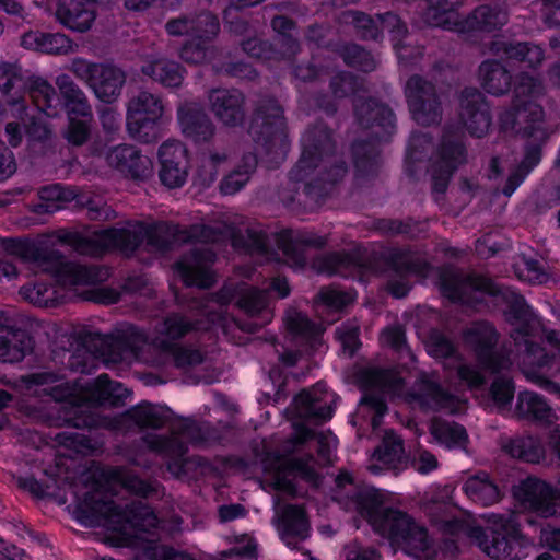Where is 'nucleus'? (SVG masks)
Wrapping results in <instances>:
<instances>
[{
	"label": "nucleus",
	"instance_id": "nucleus-52",
	"mask_svg": "<svg viewBox=\"0 0 560 560\" xmlns=\"http://www.w3.org/2000/svg\"><path fill=\"white\" fill-rule=\"evenodd\" d=\"M24 89L25 78L22 68L18 63L0 62V90L3 94L11 95L8 102L16 104Z\"/></svg>",
	"mask_w": 560,
	"mask_h": 560
},
{
	"label": "nucleus",
	"instance_id": "nucleus-4",
	"mask_svg": "<svg viewBox=\"0 0 560 560\" xmlns=\"http://www.w3.org/2000/svg\"><path fill=\"white\" fill-rule=\"evenodd\" d=\"M306 164L299 167V162L289 173V180L278 191L279 200L291 210L314 211L326 199L335 184L347 174V164L339 161L330 168H318Z\"/></svg>",
	"mask_w": 560,
	"mask_h": 560
},
{
	"label": "nucleus",
	"instance_id": "nucleus-47",
	"mask_svg": "<svg viewBox=\"0 0 560 560\" xmlns=\"http://www.w3.org/2000/svg\"><path fill=\"white\" fill-rule=\"evenodd\" d=\"M432 145L433 136L430 132L418 130L411 132L405 154V171L408 175L413 174L416 163L427 159Z\"/></svg>",
	"mask_w": 560,
	"mask_h": 560
},
{
	"label": "nucleus",
	"instance_id": "nucleus-12",
	"mask_svg": "<svg viewBox=\"0 0 560 560\" xmlns=\"http://www.w3.org/2000/svg\"><path fill=\"white\" fill-rule=\"evenodd\" d=\"M248 132L267 154L284 148L287 122L283 107L276 98L262 97L257 102Z\"/></svg>",
	"mask_w": 560,
	"mask_h": 560
},
{
	"label": "nucleus",
	"instance_id": "nucleus-44",
	"mask_svg": "<svg viewBox=\"0 0 560 560\" xmlns=\"http://www.w3.org/2000/svg\"><path fill=\"white\" fill-rule=\"evenodd\" d=\"M421 222L413 218L406 219L377 218L373 221V229L383 236L396 237L404 236L408 240H415L422 232Z\"/></svg>",
	"mask_w": 560,
	"mask_h": 560
},
{
	"label": "nucleus",
	"instance_id": "nucleus-8",
	"mask_svg": "<svg viewBox=\"0 0 560 560\" xmlns=\"http://www.w3.org/2000/svg\"><path fill=\"white\" fill-rule=\"evenodd\" d=\"M436 284L441 295L457 305H471L478 302L468 290L491 298L504 296L501 287L491 278L474 272L465 275L451 265L439 269Z\"/></svg>",
	"mask_w": 560,
	"mask_h": 560
},
{
	"label": "nucleus",
	"instance_id": "nucleus-21",
	"mask_svg": "<svg viewBox=\"0 0 560 560\" xmlns=\"http://www.w3.org/2000/svg\"><path fill=\"white\" fill-rule=\"evenodd\" d=\"M177 119L184 137L196 144L208 143L215 135L217 127L200 103L179 104Z\"/></svg>",
	"mask_w": 560,
	"mask_h": 560
},
{
	"label": "nucleus",
	"instance_id": "nucleus-15",
	"mask_svg": "<svg viewBox=\"0 0 560 560\" xmlns=\"http://www.w3.org/2000/svg\"><path fill=\"white\" fill-rule=\"evenodd\" d=\"M91 510L108 520L114 525V530L121 533L127 527L147 532L158 523L153 510L142 501L135 500L122 506L112 500L91 498Z\"/></svg>",
	"mask_w": 560,
	"mask_h": 560
},
{
	"label": "nucleus",
	"instance_id": "nucleus-33",
	"mask_svg": "<svg viewBox=\"0 0 560 560\" xmlns=\"http://www.w3.org/2000/svg\"><path fill=\"white\" fill-rule=\"evenodd\" d=\"M55 84L59 91V103L61 102L67 116H80L81 118H93V110L85 92L74 80L66 73L56 78Z\"/></svg>",
	"mask_w": 560,
	"mask_h": 560
},
{
	"label": "nucleus",
	"instance_id": "nucleus-23",
	"mask_svg": "<svg viewBox=\"0 0 560 560\" xmlns=\"http://www.w3.org/2000/svg\"><path fill=\"white\" fill-rule=\"evenodd\" d=\"M273 241L285 257V260L294 267H304L306 264L305 252L307 248H323L327 238L308 231L282 230L273 234Z\"/></svg>",
	"mask_w": 560,
	"mask_h": 560
},
{
	"label": "nucleus",
	"instance_id": "nucleus-39",
	"mask_svg": "<svg viewBox=\"0 0 560 560\" xmlns=\"http://www.w3.org/2000/svg\"><path fill=\"white\" fill-rule=\"evenodd\" d=\"M515 413L521 419L539 423H551L553 411L546 398L532 390H522L517 395Z\"/></svg>",
	"mask_w": 560,
	"mask_h": 560
},
{
	"label": "nucleus",
	"instance_id": "nucleus-27",
	"mask_svg": "<svg viewBox=\"0 0 560 560\" xmlns=\"http://www.w3.org/2000/svg\"><path fill=\"white\" fill-rule=\"evenodd\" d=\"M467 154L463 135L454 127L446 126L433 151L431 164L448 170V174L456 173L462 165L466 164Z\"/></svg>",
	"mask_w": 560,
	"mask_h": 560
},
{
	"label": "nucleus",
	"instance_id": "nucleus-9",
	"mask_svg": "<svg viewBox=\"0 0 560 560\" xmlns=\"http://www.w3.org/2000/svg\"><path fill=\"white\" fill-rule=\"evenodd\" d=\"M363 395L360 404L372 411L371 424L378 428L388 411L386 395L402 394L406 381L395 368H373L363 372Z\"/></svg>",
	"mask_w": 560,
	"mask_h": 560
},
{
	"label": "nucleus",
	"instance_id": "nucleus-20",
	"mask_svg": "<svg viewBox=\"0 0 560 560\" xmlns=\"http://www.w3.org/2000/svg\"><path fill=\"white\" fill-rule=\"evenodd\" d=\"M384 30L390 32L394 38L405 37L408 33L405 22L393 12L377 14L374 19L364 12L352 10V35L377 42L383 38Z\"/></svg>",
	"mask_w": 560,
	"mask_h": 560
},
{
	"label": "nucleus",
	"instance_id": "nucleus-5",
	"mask_svg": "<svg viewBox=\"0 0 560 560\" xmlns=\"http://www.w3.org/2000/svg\"><path fill=\"white\" fill-rule=\"evenodd\" d=\"M147 342V335L136 326L117 329L110 335L89 334L83 338V345L94 355L72 354L68 365L74 372L90 374L96 368V355L107 363L131 362L140 359Z\"/></svg>",
	"mask_w": 560,
	"mask_h": 560
},
{
	"label": "nucleus",
	"instance_id": "nucleus-18",
	"mask_svg": "<svg viewBox=\"0 0 560 560\" xmlns=\"http://www.w3.org/2000/svg\"><path fill=\"white\" fill-rule=\"evenodd\" d=\"M513 494L525 508L544 517L555 515L560 504V491L536 477L521 481Z\"/></svg>",
	"mask_w": 560,
	"mask_h": 560
},
{
	"label": "nucleus",
	"instance_id": "nucleus-37",
	"mask_svg": "<svg viewBox=\"0 0 560 560\" xmlns=\"http://www.w3.org/2000/svg\"><path fill=\"white\" fill-rule=\"evenodd\" d=\"M405 447L404 441L393 430L387 431L378 446L372 453L371 459L374 462L370 466V471L378 474L380 465L386 469L397 468L404 460Z\"/></svg>",
	"mask_w": 560,
	"mask_h": 560
},
{
	"label": "nucleus",
	"instance_id": "nucleus-58",
	"mask_svg": "<svg viewBox=\"0 0 560 560\" xmlns=\"http://www.w3.org/2000/svg\"><path fill=\"white\" fill-rule=\"evenodd\" d=\"M494 375L489 387V397L499 409H508L515 396V383L513 378L501 373Z\"/></svg>",
	"mask_w": 560,
	"mask_h": 560
},
{
	"label": "nucleus",
	"instance_id": "nucleus-30",
	"mask_svg": "<svg viewBox=\"0 0 560 560\" xmlns=\"http://www.w3.org/2000/svg\"><path fill=\"white\" fill-rule=\"evenodd\" d=\"M275 523L281 539L289 546H295L310 535V520L306 510L301 505L284 504L277 511Z\"/></svg>",
	"mask_w": 560,
	"mask_h": 560
},
{
	"label": "nucleus",
	"instance_id": "nucleus-17",
	"mask_svg": "<svg viewBox=\"0 0 560 560\" xmlns=\"http://www.w3.org/2000/svg\"><path fill=\"white\" fill-rule=\"evenodd\" d=\"M408 255V249L399 247L389 248L381 254L384 265L399 277V279H389L386 282V291L395 299L406 298L411 290L409 282L404 279L406 276L415 275L427 278L433 269L432 264L427 259H407Z\"/></svg>",
	"mask_w": 560,
	"mask_h": 560
},
{
	"label": "nucleus",
	"instance_id": "nucleus-14",
	"mask_svg": "<svg viewBox=\"0 0 560 560\" xmlns=\"http://www.w3.org/2000/svg\"><path fill=\"white\" fill-rule=\"evenodd\" d=\"M313 455L304 457H290L279 452H267L264 459V469L272 477V485L276 490L294 494L296 489L293 483L299 477L315 487L319 486L320 477L311 464Z\"/></svg>",
	"mask_w": 560,
	"mask_h": 560
},
{
	"label": "nucleus",
	"instance_id": "nucleus-57",
	"mask_svg": "<svg viewBox=\"0 0 560 560\" xmlns=\"http://www.w3.org/2000/svg\"><path fill=\"white\" fill-rule=\"evenodd\" d=\"M316 439L317 442V454L318 456L328 462L329 458V444L327 442L326 436L323 434H317L312 429L306 428L303 424H296L294 433L292 434L291 439L288 441V444L284 447V452L291 453L293 450L298 446L303 445L305 442Z\"/></svg>",
	"mask_w": 560,
	"mask_h": 560
},
{
	"label": "nucleus",
	"instance_id": "nucleus-56",
	"mask_svg": "<svg viewBox=\"0 0 560 560\" xmlns=\"http://www.w3.org/2000/svg\"><path fill=\"white\" fill-rule=\"evenodd\" d=\"M220 31V22L217 15L209 11L191 14V33L194 39L206 43L217 37Z\"/></svg>",
	"mask_w": 560,
	"mask_h": 560
},
{
	"label": "nucleus",
	"instance_id": "nucleus-22",
	"mask_svg": "<svg viewBox=\"0 0 560 560\" xmlns=\"http://www.w3.org/2000/svg\"><path fill=\"white\" fill-rule=\"evenodd\" d=\"M161 183L168 188L182 187L187 179L189 155L187 148L178 142H165L159 149Z\"/></svg>",
	"mask_w": 560,
	"mask_h": 560
},
{
	"label": "nucleus",
	"instance_id": "nucleus-46",
	"mask_svg": "<svg viewBox=\"0 0 560 560\" xmlns=\"http://www.w3.org/2000/svg\"><path fill=\"white\" fill-rule=\"evenodd\" d=\"M168 412L167 408L143 401L127 415L140 429H160L167 422Z\"/></svg>",
	"mask_w": 560,
	"mask_h": 560
},
{
	"label": "nucleus",
	"instance_id": "nucleus-45",
	"mask_svg": "<svg viewBox=\"0 0 560 560\" xmlns=\"http://www.w3.org/2000/svg\"><path fill=\"white\" fill-rule=\"evenodd\" d=\"M463 0H427L425 18L433 26L452 30L457 25L455 13Z\"/></svg>",
	"mask_w": 560,
	"mask_h": 560
},
{
	"label": "nucleus",
	"instance_id": "nucleus-31",
	"mask_svg": "<svg viewBox=\"0 0 560 560\" xmlns=\"http://www.w3.org/2000/svg\"><path fill=\"white\" fill-rule=\"evenodd\" d=\"M140 72L152 81L167 89H176L183 84L185 68L175 60L164 56H147Z\"/></svg>",
	"mask_w": 560,
	"mask_h": 560
},
{
	"label": "nucleus",
	"instance_id": "nucleus-60",
	"mask_svg": "<svg viewBox=\"0 0 560 560\" xmlns=\"http://www.w3.org/2000/svg\"><path fill=\"white\" fill-rule=\"evenodd\" d=\"M277 10L271 20L270 26L271 28L279 35L291 34V31L296 28V22L290 18H288L284 12L295 11V4L291 1H283L276 4H268L264 7V11L268 12L269 10Z\"/></svg>",
	"mask_w": 560,
	"mask_h": 560
},
{
	"label": "nucleus",
	"instance_id": "nucleus-29",
	"mask_svg": "<svg viewBox=\"0 0 560 560\" xmlns=\"http://www.w3.org/2000/svg\"><path fill=\"white\" fill-rule=\"evenodd\" d=\"M236 305L250 318L259 317L260 320L234 319L233 324L241 331L254 334L261 329L270 319L268 310V295L256 288L244 290L236 301Z\"/></svg>",
	"mask_w": 560,
	"mask_h": 560
},
{
	"label": "nucleus",
	"instance_id": "nucleus-41",
	"mask_svg": "<svg viewBox=\"0 0 560 560\" xmlns=\"http://www.w3.org/2000/svg\"><path fill=\"white\" fill-rule=\"evenodd\" d=\"M523 136L526 137L523 158L516 166L529 175L542 160V148L548 140V133L546 128L525 126Z\"/></svg>",
	"mask_w": 560,
	"mask_h": 560
},
{
	"label": "nucleus",
	"instance_id": "nucleus-38",
	"mask_svg": "<svg viewBox=\"0 0 560 560\" xmlns=\"http://www.w3.org/2000/svg\"><path fill=\"white\" fill-rule=\"evenodd\" d=\"M482 89L494 96L509 93L512 89V73L499 60L487 59L479 66Z\"/></svg>",
	"mask_w": 560,
	"mask_h": 560
},
{
	"label": "nucleus",
	"instance_id": "nucleus-50",
	"mask_svg": "<svg viewBox=\"0 0 560 560\" xmlns=\"http://www.w3.org/2000/svg\"><path fill=\"white\" fill-rule=\"evenodd\" d=\"M312 268L320 275L347 278L350 271V254L347 252H329L318 255L313 259Z\"/></svg>",
	"mask_w": 560,
	"mask_h": 560
},
{
	"label": "nucleus",
	"instance_id": "nucleus-43",
	"mask_svg": "<svg viewBox=\"0 0 560 560\" xmlns=\"http://www.w3.org/2000/svg\"><path fill=\"white\" fill-rule=\"evenodd\" d=\"M159 355L163 364H171L180 370L191 369L205 360L198 349L171 341L161 342Z\"/></svg>",
	"mask_w": 560,
	"mask_h": 560
},
{
	"label": "nucleus",
	"instance_id": "nucleus-49",
	"mask_svg": "<svg viewBox=\"0 0 560 560\" xmlns=\"http://www.w3.org/2000/svg\"><path fill=\"white\" fill-rule=\"evenodd\" d=\"M28 94L39 110L49 117L57 115L59 97L55 88L48 81L40 78L35 79L28 88Z\"/></svg>",
	"mask_w": 560,
	"mask_h": 560
},
{
	"label": "nucleus",
	"instance_id": "nucleus-25",
	"mask_svg": "<svg viewBox=\"0 0 560 560\" xmlns=\"http://www.w3.org/2000/svg\"><path fill=\"white\" fill-rule=\"evenodd\" d=\"M462 116L471 137H485L492 124L490 105L476 88H465L460 96Z\"/></svg>",
	"mask_w": 560,
	"mask_h": 560
},
{
	"label": "nucleus",
	"instance_id": "nucleus-48",
	"mask_svg": "<svg viewBox=\"0 0 560 560\" xmlns=\"http://www.w3.org/2000/svg\"><path fill=\"white\" fill-rule=\"evenodd\" d=\"M287 328L295 337L305 340L311 352L320 345V329L307 316L295 312L287 318Z\"/></svg>",
	"mask_w": 560,
	"mask_h": 560
},
{
	"label": "nucleus",
	"instance_id": "nucleus-54",
	"mask_svg": "<svg viewBox=\"0 0 560 560\" xmlns=\"http://www.w3.org/2000/svg\"><path fill=\"white\" fill-rule=\"evenodd\" d=\"M430 433L436 441L447 446H460L468 440L465 427L456 422L434 420L430 425Z\"/></svg>",
	"mask_w": 560,
	"mask_h": 560
},
{
	"label": "nucleus",
	"instance_id": "nucleus-63",
	"mask_svg": "<svg viewBox=\"0 0 560 560\" xmlns=\"http://www.w3.org/2000/svg\"><path fill=\"white\" fill-rule=\"evenodd\" d=\"M242 50L250 58L275 60L277 59L276 45L258 36H249L240 42Z\"/></svg>",
	"mask_w": 560,
	"mask_h": 560
},
{
	"label": "nucleus",
	"instance_id": "nucleus-42",
	"mask_svg": "<svg viewBox=\"0 0 560 560\" xmlns=\"http://www.w3.org/2000/svg\"><path fill=\"white\" fill-rule=\"evenodd\" d=\"M505 24V15L495 5H478L463 22L460 31L493 32Z\"/></svg>",
	"mask_w": 560,
	"mask_h": 560
},
{
	"label": "nucleus",
	"instance_id": "nucleus-64",
	"mask_svg": "<svg viewBox=\"0 0 560 560\" xmlns=\"http://www.w3.org/2000/svg\"><path fill=\"white\" fill-rule=\"evenodd\" d=\"M91 120L92 118H81L74 115L68 117V126L63 132L67 141L75 147L86 143L91 137Z\"/></svg>",
	"mask_w": 560,
	"mask_h": 560
},
{
	"label": "nucleus",
	"instance_id": "nucleus-26",
	"mask_svg": "<svg viewBox=\"0 0 560 560\" xmlns=\"http://www.w3.org/2000/svg\"><path fill=\"white\" fill-rule=\"evenodd\" d=\"M106 161L110 167L133 180L144 182L153 173L150 158L130 144H120L110 149L106 155Z\"/></svg>",
	"mask_w": 560,
	"mask_h": 560
},
{
	"label": "nucleus",
	"instance_id": "nucleus-59",
	"mask_svg": "<svg viewBox=\"0 0 560 560\" xmlns=\"http://www.w3.org/2000/svg\"><path fill=\"white\" fill-rule=\"evenodd\" d=\"M228 161V154L222 153H210L209 156L202 160L195 176L194 185L200 188L209 187L218 177L219 166Z\"/></svg>",
	"mask_w": 560,
	"mask_h": 560
},
{
	"label": "nucleus",
	"instance_id": "nucleus-19",
	"mask_svg": "<svg viewBox=\"0 0 560 560\" xmlns=\"http://www.w3.org/2000/svg\"><path fill=\"white\" fill-rule=\"evenodd\" d=\"M45 392L56 401H67L71 405V409L65 418L68 425L75 429H92L98 425V417L88 410V406L83 404L85 398L81 395V388L77 383L61 380Z\"/></svg>",
	"mask_w": 560,
	"mask_h": 560
},
{
	"label": "nucleus",
	"instance_id": "nucleus-61",
	"mask_svg": "<svg viewBox=\"0 0 560 560\" xmlns=\"http://www.w3.org/2000/svg\"><path fill=\"white\" fill-rule=\"evenodd\" d=\"M540 84L535 77L522 72L515 78L512 77V103L515 104L516 109H520L523 100H532L539 91Z\"/></svg>",
	"mask_w": 560,
	"mask_h": 560
},
{
	"label": "nucleus",
	"instance_id": "nucleus-53",
	"mask_svg": "<svg viewBox=\"0 0 560 560\" xmlns=\"http://www.w3.org/2000/svg\"><path fill=\"white\" fill-rule=\"evenodd\" d=\"M233 245L243 247L250 253H258L267 258H273L278 255L270 247L269 236L255 229H246L245 233H235L233 235Z\"/></svg>",
	"mask_w": 560,
	"mask_h": 560
},
{
	"label": "nucleus",
	"instance_id": "nucleus-1",
	"mask_svg": "<svg viewBox=\"0 0 560 560\" xmlns=\"http://www.w3.org/2000/svg\"><path fill=\"white\" fill-rule=\"evenodd\" d=\"M105 247L133 253L144 241L154 252L166 253L184 243H201L184 254L176 268L187 287L209 289L213 284L210 266L215 253L207 245L222 240L223 231L207 224H192L182 228L178 224L160 221L153 224L139 223L132 229L110 228L100 234Z\"/></svg>",
	"mask_w": 560,
	"mask_h": 560
},
{
	"label": "nucleus",
	"instance_id": "nucleus-16",
	"mask_svg": "<svg viewBox=\"0 0 560 560\" xmlns=\"http://www.w3.org/2000/svg\"><path fill=\"white\" fill-rule=\"evenodd\" d=\"M405 94L411 117L418 125L440 124L442 102L434 83L420 74H413L406 82Z\"/></svg>",
	"mask_w": 560,
	"mask_h": 560
},
{
	"label": "nucleus",
	"instance_id": "nucleus-28",
	"mask_svg": "<svg viewBox=\"0 0 560 560\" xmlns=\"http://www.w3.org/2000/svg\"><path fill=\"white\" fill-rule=\"evenodd\" d=\"M302 148L299 167L306 164L319 166L324 156L335 153L336 143L331 130L322 121L308 127L302 138Z\"/></svg>",
	"mask_w": 560,
	"mask_h": 560
},
{
	"label": "nucleus",
	"instance_id": "nucleus-35",
	"mask_svg": "<svg viewBox=\"0 0 560 560\" xmlns=\"http://www.w3.org/2000/svg\"><path fill=\"white\" fill-rule=\"evenodd\" d=\"M462 491L471 502L481 506L495 504L504 495L499 485L486 471L468 477L462 486Z\"/></svg>",
	"mask_w": 560,
	"mask_h": 560
},
{
	"label": "nucleus",
	"instance_id": "nucleus-10",
	"mask_svg": "<svg viewBox=\"0 0 560 560\" xmlns=\"http://www.w3.org/2000/svg\"><path fill=\"white\" fill-rule=\"evenodd\" d=\"M68 70L104 104L118 100L127 79L125 71L113 63L92 62L79 57L71 60Z\"/></svg>",
	"mask_w": 560,
	"mask_h": 560
},
{
	"label": "nucleus",
	"instance_id": "nucleus-36",
	"mask_svg": "<svg viewBox=\"0 0 560 560\" xmlns=\"http://www.w3.org/2000/svg\"><path fill=\"white\" fill-rule=\"evenodd\" d=\"M56 14L61 24L79 33L89 31L96 16L94 8L83 0H60Z\"/></svg>",
	"mask_w": 560,
	"mask_h": 560
},
{
	"label": "nucleus",
	"instance_id": "nucleus-55",
	"mask_svg": "<svg viewBox=\"0 0 560 560\" xmlns=\"http://www.w3.org/2000/svg\"><path fill=\"white\" fill-rule=\"evenodd\" d=\"M424 346L428 354L434 359H455L459 355L454 340L436 328L429 332Z\"/></svg>",
	"mask_w": 560,
	"mask_h": 560
},
{
	"label": "nucleus",
	"instance_id": "nucleus-62",
	"mask_svg": "<svg viewBox=\"0 0 560 560\" xmlns=\"http://www.w3.org/2000/svg\"><path fill=\"white\" fill-rule=\"evenodd\" d=\"M115 478L121 483V486L141 498H149L158 495V482H148L137 475L129 471H115Z\"/></svg>",
	"mask_w": 560,
	"mask_h": 560
},
{
	"label": "nucleus",
	"instance_id": "nucleus-34",
	"mask_svg": "<svg viewBox=\"0 0 560 560\" xmlns=\"http://www.w3.org/2000/svg\"><path fill=\"white\" fill-rule=\"evenodd\" d=\"M412 398L423 408L439 411L451 408L456 396L445 389L438 381L427 374H422L418 381V388Z\"/></svg>",
	"mask_w": 560,
	"mask_h": 560
},
{
	"label": "nucleus",
	"instance_id": "nucleus-7",
	"mask_svg": "<svg viewBox=\"0 0 560 560\" xmlns=\"http://www.w3.org/2000/svg\"><path fill=\"white\" fill-rule=\"evenodd\" d=\"M2 249L22 259H30L39 266L50 269L65 285H93L107 279L108 270L96 265H81L66 260L65 256L56 250L38 248L15 238H1Z\"/></svg>",
	"mask_w": 560,
	"mask_h": 560
},
{
	"label": "nucleus",
	"instance_id": "nucleus-51",
	"mask_svg": "<svg viewBox=\"0 0 560 560\" xmlns=\"http://www.w3.org/2000/svg\"><path fill=\"white\" fill-rule=\"evenodd\" d=\"M90 399L102 405L109 402L118 405L125 396L126 389L121 384L113 382L107 374H101L95 382L86 388Z\"/></svg>",
	"mask_w": 560,
	"mask_h": 560
},
{
	"label": "nucleus",
	"instance_id": "nucleus-24",
	"mask_svg": "<svg viewBox=\"0 0 560 560\" xmlns=\"http://www.w3.org/2000/svg\"><path fill=\"white\" fill-rule=\"evenodd\" d=\"M214 117L225 127L235 128L245 121V96L236 89H212L208 95Z\"/></svg>",
	"mask_w": 560,
	"mask_h": 560
},
{
	"label": "nucleus",
	"instance_id": "nucleus-3",
	"mask_svg": "<svg viewBox=\"0 0 560 560\" xmlns=\"http://www.w3.org/2000/svg\"><path fill=\"white\" fill-rule=\"evenodd\" d=\"M352 504L372 530L392 545H405L419 551L430 549L427 528L406 511L386 505L380 490L372 487L352 491Z\"/></svg>",
	"mask_w": 560,
	"mask_h": 560
},
{
	"label": "nucleus",
	"instance_id": "nucleus-13",
	"mask_svg": "<svg viewBox=\"0 0 560 560\" xmlns=\"http://www.w3.org/2000/svg\"><path fill=\"white\" fill-rule=\"evenodd\" d=\"M164 106L160 96L140 91L131 97L127 106V130L143 143L155 142L160 137V121Z\"/></svg>",
	"mask_w": 560,
	"mask_h": 560
},
{
	"label": "nucleus",
	"instance_id": "nucleus-6",
	"mask_svg": "<svg viewBox=\"0 0 560 560\" xmlns=\"http://www.w3.org/2000/svg\"><path fill=\"white\" fill-rule=\"evenodd\" d=\"M222 439L218 429L207 422L186 419L177 423L171 435L148 434L144 442L151 451L168 458L167 470L176 478L187 476V466L192 462L186 458V442L196 447H206Z\"/></svg>",
	"mask_w": 560,
	"mask_h": 560
},
{
	"label": "nucleus",
	"instance_id": "nucleus-11",
	"mask_svg": "<svg viewBox=\"0 0 560 560\" xmlns=\"http://www.w3.org/2000/svg\"><path fill=\"white\" fill-rule=\"evenodd\" d=\"M463 337L481 370L490 374L510 370V353L498 348L500 334L493 324L488 320H476L465 329Z\"/></svg>",
	"mask_w": 560,
	"mask_h": 560
},
{
	"label": "nucleus",
	"instance_id": "nucleus-32",
	"mask_svg": "<svg viewBox=\"0 0 560 560\" xmlns=\"http://www.w3.org/2000/svg\"><path fill=\"white\" fill-rule=\"evenodd\" d=\"M34 349L33 337L26 329L8 323L0 329V361L4 363L21 362Z\"/></svg>",
	"mask_w": 560,
	"mask_h": 560
},
{
	"label": "nucleus",
	"instance_id": "nucleus-40",
	"mask_svg": "<svg viewBox=\"0 0 560 560\" xmlns=\"http://www.w3.org/2000/svg\"><path fill=\"white\" fill-rule=\"evenodd\" d=\"M293 402L298 417L314 424H320L331 417V408L315 388L303 389Z\"/></svg>",
	"mask_w": 560,
	"mask_h": 560
},
{
	"label": "nucleus",
	"instance_id": "nucleus-2",
	"mask_svg": "<svg viewBox=\"0 0 560 560\" xmlns=\"http://www.w3.org/2000/svg\"><path fill=\"white\" fill-rule=\"evenodd\" d=\"M352 117L361 128L373 130L366 139H352V183L354 180L372 182L378 176L381 170V144L390 142L396 133V115L378 98L358 95V79L353 74Z\"/></svg>",
	"mask_w": 560,
	"mask_h": 560
}]
</instances>
